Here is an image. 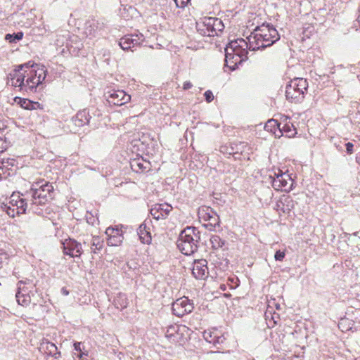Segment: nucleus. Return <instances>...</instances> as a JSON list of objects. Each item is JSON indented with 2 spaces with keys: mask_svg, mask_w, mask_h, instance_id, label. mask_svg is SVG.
Wrapping results in <instances>:
<instances>
[{
  "mask_svg": "<svg viewBox=\"0 0 360 360\" xmlns=\"http://www.w3.org/2000/svg\"><path fill=\"white\" fill-rule=\"evenodd\" d=\"M248 49L250 50V42L248 39L238 38L229 42L225 49V65H229V61L236 56L248 58Z\"/></svg>",
  "mask_w": 360,
  "mask_h": 360,
  "instance_id": "7",
  "label": "nucleus"
},
{
  "mask_svg": "<svg viewBox=\"0 0 360 360\" xmlns=\"http://www.w3.org/2000/svg\"><path fill=\"white\" fill-rule=\"evenodd\" d=\"M212 216L208 220L207 224H205L204 226L206 229L210 231H214L217 227H219V217L217 215L216 212H211Z\"/></svg>",
  "mask_w": 360,
  "mask_h": 360,
  "instance_id": "26",
  "label": "nucleus"
},
{
  "mask_svg": "<svg viewBox=\"0 0 360 360\" xmlns=\"http://www.w3.org/2000/svg\"><path fill=\"white\" fill-rule=\"evenodd\" d=\"M175 330V327H174V326H172V327H170V328L168 329L167 333H169V330Z\"/></svg>",
  "mask_w": 360,
  "mask_h": 360,
  "instance_id": "54",
  "label": "nucleus"
},
{
  "mask_svg": "<svg viewBox=\"0 0 360 360\" xmlns=\"http://www.w3.org/2000/svg\"><path fill=\"white\" fill-rule=\"evenodd\" d=\"M285 251L277 250L274 255V259L276 261H282L285 257Z\"/></svg>",
  "mask_w": 360,
  "mask_h": 360,
  "instance_id": "43",
  "label": "nucleus"
},
{
  "mask_svg": "<svg viewBox=\"0 0 360 360\" xmlns=\"http://www.w3.org/2000/svg\"><path fill=\"white\" fill-rule=\"evenodd\" d=\"M8 256L6 252H0V269L8 263Z\"/></svg>",
  "mask_w": 360,
  "mask_h": 360,
  "instance_id": "40",
  "label": "nucleus"
},
{
  "mask_svg": "<svg viewBox=\"0 0 360 360\" xmlns=\"http://www.w3.org/2000/svg\"><path fill=\"white\" fill-rule=\"evenodd\" d=\"M20 106L26 110L37 109L40 105L38 102H33L29 99L20 98Z\"/></svg>",
  "mask_w": 360,
  "mask_h": 360,
  "instance_id": "30",
  "label": "nucleus"
},
{
  "mask_svg": "<svg viewBox=\"0 0 360 360\" xmlns=\"http://www.w3.org/2000/svg\"><path fill=\"white\" fill-rule=\"evenodd\" d=\"M174 1L175 2L176 7L184 8L188 5V4L190 2L191 0H174Z\"/></svg>",
  "mask_w": 360,
  "mask_h": 360,
  "instance_id": "42",
  "label": "nucleus"
},
{
  "mask_svg": "<svg viewBox=\"0 0 360 360\" xmlns=\"http://www.w3.org/2000/svg\"><path fill=\"white\" fill-rule=\"evenodd\" d=\"M198 32L202 36L214 37L224 29L221 20L214 17H205L196 22Z\"/></svg>",
  "mask_w": 360,
  "mask_h": 360,
  "instance_id": "6",
  "label": "nucleus"
},
{
  "mask_svg": "<svg viewBox=\"0 0 360 360\" xmlns=\"http://www.w3.org/2000/svg\"><path fill=\"white\" fill-rule=\"evenodd\" d=\"M106 99L110 105L121 106L128 103L131 96L123 90L112 89L106 93Z\"/></svg>",
  "mask_w": 360,
  "mask_h": 360,
  "instance_id": "13",
  "label": "nucleus"
},
{
  "mask_svg": "<svg viewBox=\"0 0 360 360\" xmlns=\"http://www.w3.org/2000/svg\"><path fill=\"white\" fill-rule=\"evenodd\" d=\"M210 243L214 249H219L222 248L225 245L226 241L219 236L214 235L210 238Z\"/></svg>",
  "mask_w": 360,
  "mask_h": 360,
  "instance_id": "31",
  "label": "nucleus"
},
{
  "mask_svg": "<svg viewBox=\"0 0 360 360\" xmlns=\"http://www.w3.org/2000/svg\"><path fill=\"white\" fill-rule=\"evenodd\" d=\"M149 165L148 162H146L143 159H137L131 162V167L136 172H143L149 167Z\"/></svg>",
  "mask_w": 360,
  "mask_h": 360,
  "instance_id": "24",
  "label": "nucleus"
},
{
  "mask_svg": "<svg viewBox=\"0 0 360 360\" xmlns=\"http://www.w3.org/2000/svg\"><path fill=\"white\" fill-rule=\"evenodd\" d=\"M202 336L207 342L212 344L217 349H221L226 340L223 333L216 328L205 330Z\"/></svg>",
  "mask_w": 360,
  "mask_h": 360,
  "instance_id": "10",
  "label": "nucleus"
},
{
  "mask_svg": "<svg viewBox=\"0 0 360 360\" xmlns=\"http://www.w3.org/2000/svg\"><path fill=\"white\" fill-rule=\"evenodd\" d=\"M278 134L276 136H285L288 138L295 136L297 134L296 128L291 123L288 117H285L282 122H280V127L278 131Z\"/></svg>",
  "mask_w": 360,
  "mask_h": 360,
  "instance_id": "19",
  "label": "nucleus"
},
{
  "mask_svg": "<svg viewBox=\"0 0 360 360\" xmlns=\"http://www.w3.org/2000/svg\"><path fill=\"white\" fill-rule=\"evenodd\" d=\"M280 39L278 31L269 24L257 26L247 37L250 42V50L256 51L274 44Z\"/></svg>",
  "mask_w": 360,
  "mask_h": 360,
  "instance_id": "3",
  "label": "nucleus"
},
{
  "mask_svg": "<svg viewBox=\"0 0 360 360\" xmlns=\"http://www.w3.org/2000/svg\"><path fill=\"white\" fill-rule=\"evenodd\" d=\"M109 238L108 239V245L111 246H118L121 245L123 240V236L120 233V231L116 232V235L108 236Z\"/></svg>",
  "mask_w": 360,
  "mask_h": 360,
  "instance_id": "28",
  "label": "nucleus"
},
{
  "mask_svg": "<svg viewBox=\"0 0 360 360\" xmlns=\"http://www.w3.org/2000/svg\"><path fill=\"white\" fill-rule=\"evenodd\" d=\"M6 129V125L0 120V131H3Z\"/></svg>",
  "mask_w": 360,
  "mask_h": 360,
  "instance_id": "52",
  "label": "nucleus"
},
{
  "mask_svg": "<svg viewBox=\"0 0 360 360\" xmlns=\"http://www.w3.org/2000/svg\"><path fill=\"white\" fill-rule=\"evenodd\" d=\"M172 309L175 316L182 317L193 311V305L187 297H184L173 303Z\"/></svg>",
  "mask_w": 360,
  "mask_h": 360,
  "instance_id": "15",
  "label": "nucleus"
},
{
  "mask_svg": "<svg viewBox=\"0 0 360 360\" xmlns=\"http://www.w3.org/2000/svg\"><path fill=\"white\" fill-rule=\"evenodd\" d=\"M22 37L23 33L22 32H18L13 34H7L5 37V39L10 43H16L17 41L22 39Z\"/></svg>",
  "mask_w": 360,
  "mask_h": 360,
  "instance_id": "33",
  "label": "nucleus"
},
{
  "mask_svg": "<svg viewBox=\"0 0 360 360\" xmlns=\"http://www.w3.org/2000/svg\"><path fill=\"white\" fill-rule=\"evenodd\" d=\"M53 186L49 182L42 179L34 183L30 189L22 193V201L15 207L18 214H25L27 210L41 215L43 213L39 206H44L52 199Z\"/></svg>",
  "mask_w": 360,
  "mask_h": 360,
  "instance_id": "2",
  "label": "nucleus"
},
{
  "mask_svg": "<svg viewBox=\"0 0 360 360\" xmlns=\"http://www.w3.org/2000/svg\"><path fill=\"white\" fill-rule=\"evenodd\" d=\"M193 86V84L189 81H186L183 84V89L184 90L190 89Z\"/></svg>",
  "mask_w": 360,
  "mask_h": 360,
  "instance_id": "49",
  "label": "nucleus"
},
{
  "mask_svg": "<svg viewBox=\"0 0 360 360\" xmlns=\"http://www.w3.org/2000/svg\"><path fill=\"white\" fill-rule=\"evenodd\" d=\"M60 292L61 294L64 296H67L70 293L69 290L65 287L62 288Z\"/></svg>",
  "mask_w": 360,
  "mask_h": 360,
  "instance_id": "51",
  "label": "nucleus"
},
{
  "mask_svg": "<svg viewBox=\"0 0 360 360\" xmlns=\"http://www.w3.org/2000/svg\"><path fill=\"white\" fill-rule=\"evenodd\" d=\"M145 37L141 33L129 34L122 37L119 41V46L123 50H132L144 41Z\"/></svg>",
  "mask_w": 360,
  "mask_h": 360,
  "instance_id": "9",
  "label": "nucleus"
},
{
  "mask_svg": "<svg viewBox=\"0 0 360 360\" xmlns=\"http://www.w3.org/2000/svg\"><path fill=\"white\" fill-rule=\"evenodd\" d=\"M279 127H280V122H278L276 120H270L266 124L265 129L266 130H270L276 136V135H278V134H276V130L278 131Z\"/></svg>",
  "mask_w": 360,
  "mask_h": 360,
  "instance_id": "32",
  "label": "nucleus"
},
{
  "mask_svg": "<svg viewBox=\"0 0 360 360\" xmlns=\"http://www.w3.org/2000/svg\"><path fill=\"white\" fill-rule=\"evenodd\" d=\"M277 210L289 213L295 207V202L290 196H283L276 203Z\"/></svg>",
  "mask_w": 360,
  "mask_h": 360,
  "instance_id": "22",
  "label": "nucleus"
},
{
  "mask_svg": "<svg viewBox=\"0 0 360 360\" xmlns=\"http://www.w3.org/2000/svg\"><path fill=\"white\" fill-rule=\"evenodd\" d=\"M211 212H214L210 207H202L198 210V217L200 219H202L205 221H208L210 217L212 216Z\"/></svg>",
  "mask_w": 360,
  "mask_h": 360,
  "instance_id": "27",
  "label": "nucleus"
},
{
  "mask_svg": "<svg viewBox=\"0 0 360 360\" xmlns=\"http://www.w3.org/2000/svg\"><path fill=\"white\" fill-rule=\"evenodd\" d=\"M226 285L230 289L234 290L239 285V279L235 276H230L227 279Z\"/></svg>",
  "mask_w": 360,
  "mask_h": 360,
  "instance_id": "35",
  "label": "nucleus"
},
{
  "mask_svg": "<svg viewBox=\"0 0 360 360\" xmlns=\"http://www.w3.org/2000/svg\"><path fill=\"white\" fill-rule=\"evenodd\" d=\"M26 283L23 282L22 281H20L18 283V291H22V292L29 294L30 290L27 287L25 286Z\"/></svg>",
  "mask_w": 360,
  "mask_h": 360,
  "instance_id": "39",
  "label": "nucleus"
},
{
  "mask_svg": "<svg viewBox=\"0 0 360 360\" xmlns=\"http://www.w3.org/2000/svg\"><path fill=\"white\" fill-rule=\"evenodd\" d=\"M7 149V143L4 139L0 137V154Z\"/></svg>",
  "mask_w": 360,
  "mask_h": 360,
  "instance_id": "45",
  "label": "nucleus"
},
{
  "mask_svg": "<svg viewBox=\"0 0 360 360\" xmlns=\"http://www.w3.org/2000/svg\"><path fill=\"white\" fill-rule=\"evenodd\" d=\"M20 201H22V193L20 195L19 194H12L9 202L10 207H15L17 203H19Z\"/></svg>",
  "mask_w": 360,
  "mask_h": 360,
  "instance_id": "37",
  "label": "nucleus"
},
{
  "mask_svg": "<svg viewBox=\"0 0 360 360\" xmlns=\"http://www.w3.org/2000/svg\"><path fill=\"white\" fill-rule=\"evenodd\" d=\"M63 252L64 255L71 257H79L82 253V248L80 243L72 238L65 239L63 243Z\"/></svg>",
  "mask_w": 360,
  "mask_h": 360,
  "instance_id": "16",
  "label": "nucleus"
},
{
  "mask_svg": "<svg viewBox=\"0 0 360 360\" xmlns=\"http://www.w3.org/2000/svg\"><path fill=\"white\" fill-rule=\"evenodd\" d=\"M227 286L228 285L226 284H221L219 286V289L223 291H225L227 289Z\"/></svg>",
  "mask_w": 360,
  "mask_h": 360,
  "instance_id": "53",
  "label": "nucleus"
},
{
  "mask_svg": "<svg viewBox=\"0 0 360 360\" xmlns=\"http://www.w3.org/2000/svg\"><path fill=\"white\" fill-rule=\"evenodd\" d=\"M359 21L360 22V16H359Z\"/></svg>",
  "mask_w": 360,
  "mask_h": 360,
  "instance_id": "58",
  "label": "nucleus"
},
{
  "mask_svg": "<svg viewBox=\"0 0 360 360\" xmlns=\"http://www.w3.org/2000/svg\"><path fill=\"white\" fill-rule=\"evenodd\" d=\"M114 304L117 309H125L128 305V300L127 295L122 292L118 293L115 297Z\"/></svg>",
  "mask_w": 360,
  "mask_h": 360,
  "instance_id": "25",
  "label": "nucleus"
},
{
  "mask_svg": "<svg viewBox=\"0 0 360 360\" xmlns=\"http://www.w3.org/2000/svg\"><path fill=\"white\" fill-rule=\"evenodd\" d=\"M224 295H225L226 297H228V296H229L230 295L225 294Z\"/></svg>",
  "mask_w": 360,
  "mask_h": 360,
  "instance_id": "56",
  "label": "nucleus"
},
{
  "mask_svg": "<svg viewBox=\"0 0 360 360\" xmlns=\"http://www.w3.org/2000/svg\"><path fill=\"white\" fill-rule=\"evenodd\" d=\"M39 349L44 351L48 355L53 356L55 359H58L60 356V352H58L56 345L51 342L47 339L42 340L40 344Z\"/></svg>",
  "mask_w": 360,
  "mask_h": 360,
  "instance_id": "21",
  "label": "nucleus"
},
{
  "mask_svg": "<svg viewBox=\"0 0 360 360\" xmlns=\"http://www.w3.org/2000/svg\"><path fill=\"white\" fill-rule=\"evenodd\" d=\"M81 346H82V342H76L74 343V349L77 352H80V354H79V357H82L83 355H87V354L82 352V349Z\"/></svg>",
  "mask_w": 360,
  "mask_h": 360,
  "instance_id": "41",
  "label": "nucleus"
},
{
  "mask_svg": "<svg viewBox=\"0 0 360 360\" xmlns=\"http://www.w3.org/2000/svg\"><path fill=\"white\" fill-rule=\"evenodd\" d=\"M91 118L92 116L91 115L90 110L84 109L77 112L72 118V122L76 127H82L86 124H89Z\"/></svg>",
  "mask_w": 360,
  "mask_h": 360,
  "instance_id": "20",
  "label": "nucleus"
},
{
  "mask_svg": "<svg viewBox=\"0 0 360 360\" xmlns=\"http://www.w3.org/2000/svg\"><path fill=\"white\" fill-rule=\"evenodd\" d=\"M92 110H93L94 112H92L91 113L95 116V115H96V112H98V110H94V109H92Z\"/></svg>",
  "mask_w": 360,
  "mask_h": 360,
  "instance_id": "55",
  "label": "nucleus"
},
{
  "mask_svg": "<svg viewBox=\"0 0 360 360\" xmlns=\"http://www.w3.org/2000/svg\"><path fill=\"white\" fill-rule=\"evenodd\" d=\"M315 28L312 25L304 27L303 38H310L314 33Z\"/></svg>",
  "mask_w": 360,
  "mask_h": 360,
  "instance_id": "38",
  "label": "nucleus"
},
{
  "mask_svg": "<svg viewBox=\"0 0 360 360\" xmlns=\"http://www.w3.org/2000/svg\"><path fill=\"white\" fill-rule=\"evenodd\" d=\"M192 274L196 279H205L209 275L206 259H195L193 262Z\"/></svg>",
  "mask_w": 360,
  "mask_h": 360,
  "instance_id": "17",
  "label": "nucleus"
},
{
  "mask_svg": "<svg viewBox=\"0 0 360 360\" xmlns=\"http://www.w3.org/2000/svg\"><path fill=\"white\" fill-rule=\"evenodd\" d=\"M307 88L308 82L306 79L301 77L294 78L286 86V99L291 103H301L304 98Z\"/></svg>",
  "mask_w": 360,
  "mask_h": 360,
  "instance_id": "5",
  "label": "nucleus"
},
{
  "mask_svg": "<svg viewBox=\"0 0 360 360\" xmlns=\"http://www.w3.org/2000/svg\"><path fill=\"white\" fill-rule=\"evenodd\" d=\"M15 162V160L14 159H7L6 161L4 160H3V164H7V165H11L13 166Z\"/></svg>",
  "mask_w": 360,
  "mask_h": 360,
  "instance_id": "50",
  "label": "nucleus"
},
{
  "mask_svg": "<svg viewBox=\"0 0 360 360\" xmlns=\"http://www.w3.org/2000/svg\"><path fill=\"white\" fill-rule=\"evenodd\" d=\"M137 234L139 237L140 241L143 244H150L152 237L149 228L147 227L146 221L140 224L137 229Z\"/></svg>",
  "mask_w": 360,
  "mask_h": 360,
  "instance_id": "23",
  "label": "nucleus"
},
{
  "mask_svg": "<svg viewBox=\"0 0 360 360\" xmlns=\"http://www.w3.org/2000/svg\"><path fill=\"white\" fill-rule=\"evenodd\" d=\"M358 79L360 81V75L358 76Z\"/></svg>",
  "mask_w": 360,
  "mask_h": 360,
  "instance_id": "57",
  "label": "nucleus"
},
{
  "mask_svg": "<svg viewBox=\"0 0 360 360\" xmlns=\"http://www.w3.org/2000/svg\"><path fill=\"white\" fill-rule=\"evenodd\" d=\"M200 240V231L194 226H187L181 231L176 245L183 254L191 255L197 251Z\"/></svg>",
  "mask_w": 360,
  "mask_h": 360,
  "instance_id": "4",
  "label": "nucleus"
},
{
  "mask_svg": "<svg viewBox=\"0 0 360 360\" xmlns=\"http://www.w3.org/2000/svg\"><path fill=\"white\" fill-rule=\"evenodd\" d=\"M117 231H119L118 229H113V228H110V227H109V228H108V229H106L105 233H106V234H107L108 236H111V235H116V232H117Z\"/></svg>",
  "mask_w": 360,
  "mask_h": 360,
  "instance_id": "48",
  "label": "nucleus"
},
{
  "mask_svg": "<svg viewBox=\"0 0 360 360\" xmlns=\"http://www.w3.org/2000/svg\"><path fill=\"white\" fill-rule=\"evenodd\" d=\"M56 44L58 46H65L70 51L72 49L73 52L80 50L83 46L77 36L70 35L69 32L64 35L58 36Z\"/></svg>",
  "mask_w": 360,
  "mask_h": 360,
  "instance_id": "11",
  "label": "nucleus"
},
{
  "mask_svg": "<svg viewBox=\"0 0 360 360\" xmlns=\"http://www.w3.org/2000/svg\"><path fill=\"white\" fill-rule=\"evenodd\" d=\"M271 184L275 190L288 191L292 188V179L289 174L279 171L278 174L275 173Z\"/></svg>",
  "mask_w": 360,
  "mask_h": 360,
  "instance_id": "12",
  "label": "nucleus"
},
{
  "mask_svg": "<svg viewBox=\"0 0 360 360\" xmlns=\"http://www.w3.org/2000/svg\"><path fill=\"white\" fill-rule=\"evenodd\" d=\"M17 302L22 306H27L30 303V297L29 294L18 291L15 295Z\"/></svg>",
  "mask_w": 360,
  "mask_h": 360,
  "instance_id": "29",
  "label": "nucleus"
},
{
  "mask_svg": "<svg viewBox=\"0 0 360 360\" xmlns=\"http://www.w3.org/2000/svg\"><path fill=\"white\" fill-rule=\"evenodd\" d=\"M105 25L104 19H96L94 18L88 19L84 24V34L89 38L102 35Z\"/></svg>",
  "mask_w": 360,
  "mask_h": 360,
  "instance_id": "8",
  "label": "nucleus"
},
{
  "mask_svg": "<svg viewBox=\"0 0 360 360\" xmlns=\"http://www.w3.org/2000/svg\"><path fill=\"white\" fill-rule=\"evenodd\" d=\"M103 247V242L100 240L98 238H94L91 242V252L96 253V250H99Z\"/></svg>",
  "mask_w": 360,
  "mask_h": 360,
  "instance_id": "36",
  "label": "nucleus"
},
{
  "mask_svg": "<svg viewBox=\"0 0 360 360\" xmlns=\"http://www.w3.org/2000/svg\"><path fill=\"white\" fill-rule=\"evenodd\" d=\"M250 149L248 143L244 141H234L229 145L221 146L220 151L226 155H240Z\"/></svg>",
  "mask_w": 360,
  "mask_h": 360,
  "instance_id": "14",
  "label": "nucleus"
},
{
  "mask_svg": "<svg viewBox=\"0 0 360 360\" xmlns=\"http://www.w3.org/2000/svg\"><path fill=\"white\" fill-rule=\"evenodd\" d=\"M47 75L46 67L30 62L19 65L7 76V85L18 87L25 92H35L43 85Z\"/></svg>",
  "mask_w": 360,
  "mask_h": 360,
  "instance_id": "1",
  "label": "nucleus"
},
{
  "mask_svg": "<svg viewBox=\"0 0 360 360\" xmlns=\"http://www.w3.org/2000/svg\"><path fill=\"white\" fill-rule=\"evenodd\" d=\"M205 100L207 103H211L214 100V95L212 91L207 90L204 94Z\"/></svg>",
  "mask_w": 360,
  "mask_h": 360,
  "instance_id": "44",
  "label": "nucleus"
},
{
  "mask_svg": "<svg viewBox=\"0 0 360 360\" xmlns=\"http://www.w3.org/2000/svg\"><path fill=\"white\" fill-rule=\"evenodd\" d=\"M172 210V207L167 203L156 204L150 209V214L156 220L165 219Z\"/></svg>",
  "mask_w": 360,
  "mask_h": 360,
  "instance_id": "18",
  "label": "nucleus"
},
{
  "mask_svg": "<svg viewBox=\"0 0 360 360\" xmlns=\"http://www.w3.org/2000/svg\"><path fill=\"white\" fill-rule=\"evenodd\" d=\"M248 58H243V57L236 56L229 61V65H226L229 68L230 70H234L238 64L242 63L243 61H245Z\"/></svg>",
  "mask_w": 360,
  "mask_h": 360,
  "instance_id": "34",
  "label": "nucleus"
},
{
  "mask_svg": "<svg viewBox=\"0 0 360 360\" xmlns=\"http://www.w3.org/2000/svg\"><path fill=\"white\" fill-rule=\"evenodd\" d=\"M6 211V213L8 214V215L11 217H14L16 214H18L16 213V210H15V207H11L8 206V207H7Z\"/></svg>",
  "mask_w": 360,
  "mask_h": 360,
  "instance_id": "46",
  "label": "nucleus"
},
{
  "mask_svg": "<svg viewBox=\"0 0 360 360\" xmlns=\"http://www.w3.org/2000/svg\"><path fill=\"white\" fill-rule=\"evenodd\" d=\"M345 146H346L347 153L348 154H352L353 153L354 145L352 143L348 142L345 144Z\"/></svg>",
  "mask_w": 360,
  "mask_h": 360,
  "instance_id": "47",
  "label": "nucleus"
}]
</instances>
